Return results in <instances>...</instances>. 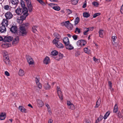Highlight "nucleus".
Returning <instances> with one entry per match:
<instances>
[{
	"instance_id": "nucleus-61",
	"label": "nucleus",
	"mask_w": 123,
	"mask_h": 123,
	"mask_svg": "<svg viewBox=\"0 0 123 123\" xmlns=\"http://www.w3.org/2000/svg\"><path fill=\"white\" fill-rule=\"evenodd\" d=\"M45 105L47 107L48 109H49L50 108V107L49 105L47 103H45Z\"/></svg>"
},
{
	"instance_id": "nucleus-33",
	"label": "nucleus",
	"mask_w": 123,
	"mask_h": 123,
	"mask_svg": "<svg viewBox=\"0 0 123 123\" xmlns=\"http://www.w3.org/2000/svg\"><path fill=\"white\" fill-rule=\"evenodd\" d=\"M45 89L46 90L49 89L50 88V86L48 83L45 84L44 85Z\"/></svg>"
},
{
	"instance_id": "nucleus-25",
	"label": "nucleus",
	"mask_w": 123,
	"mask_h": 123,
	"mask_svg": "<svg viewBox=\"0 0 123 123\" xmlns=\"http://www.w3.org/2000/svg\"><path fill=\"white\" fill-rule=\"evenodd\" d=\"M101 101V100H99V99L97 101L96 105L95 107V108H97L98 107L100 104Z\"/></svg>"
},
{
	"instance_id": "nucleus-24",
	"label": "nucleus",
	"mask_w": 123,
	"mask_h": 123,
	"mask_svg": "<svg viewBox=\"0 0 123 123\" xmlns=\"http://www.w3.org/2000/svg\"><path fill=\"white\" fill-rule=\"evenodd\" d=\"M103 31L104 30H100L99 31V36L101 38H102L103 37Z\"/></svg>"
},
{
	"instance_id": "nucleus-40",
	"label": "nucleus",
	"mask_w": 123,
	"mask_h": 123,
	"mask_svg": "<svg viewBox=\"0 0 123 123\" xmlns=\"http://www.w3.org/2000/svg\"><path fill=\"white\" fill-rule=\"evenodd\" d=\"M59 59L57 60L58 61H59L60 59L62 58L63 56V55L60 53H59Z\"/></svg>"
},
{
	"instance_id": "nucleus-41",
	"label": "nucleus",
	"mask_w": 123,
	"mask_h": 123,
	"mask_svg": "<svg viewBox=\"0 0 123 123\" xmlns=\"http://www.w3.org/2000/svg\"><path fill=\"white\" fill-rule=\"evenodd\" d=\"M8 19H3L1 23H8Z\"/></svg>"
},
{
	"instance_id": "nucleus-5",
	"label": "nucleus",
	"mask_w": 123,
	"mask_h": 123,
	"mask_svg": "<svg viewBox=\"0 0 123 123\" xmlns=\"http://www.w3.org/2000/svg\"><path fill=\"white\" fill-rule=\"evenodd\" d=\"M26 58L29 65L34 64V62L32 57L29 55L26 56Z\"/></svg>"
},
{
	"instance_id": "nucleus-12",
	"label": "nucleus",
	"mask_w": 123,
	"mask_h": 123,
	"mask_svg": "<svg viewBox=\"0 0 123 123\" xmlns=\"http://www.w3.org/2000/svg\"><path fill=\"white\" fill-rule=\"evenodd\" d=\"M2 26L0 27V32L1 33H5L6 31V29L4 25H2L4 24H1Z\"/></svg>"
},
{
	"instance_id": "nucleus-47",
	"label": "nucleus",
	"mask_w": 123,
	"mask_h": 123,
	"mask_svg": "<svg viewBox=\"0 0 123 123\" xmlns=\"http://www.w3.org/2000/svg\"><path fill=\"white\" fill-rule=\"evenodd\" d=\"M24 107L22 106H20L18 107V109L22 112Z\"/></svg>"
},
{
	"instance_id": "nucleus-49",
	"label": "nucleus",
	"mask_w": 123,
	"mask_h": 123,
	"mask_svg": "<svg viewBox=\"0 0 123 123\" xmlns=\"http://www.w3.org/2000/svg\"><path fill=\"white\" fill-rule=\"evenodd\" d=\"M11 2H12V4L15 5H17L18 3L17 2H16L14 0H11Z\"/></svg>"
},
{
	"instance_id": "nucleus-10",
	"label": "nucleus",
	"mask_w": 123,
	"mask_h": 123,
	"mask_svg": "<svg viewBox=\"0 0 123 123\" xmlns=\"http://www.w3.org/2000/svg\"><path fill=\"white\" fill-rule=\"evenodd\" d=\"M60 87L59 86H57V93L60 98L62 100L63 99L62 94V93L60 90Z\"/></svg>"
},
{
	"instance_id": "nucleus-43",
	"label": "nucleus",
	"mask_w": 123,
	"mask_h": 123,
	"mask_svg": "<svg viewBox=\"0 0 123 123\" xmlns=\"http://www.w3.org/2000/svg\"><path fill=\"white\" fill-rule=\"evenodd\" d=\"M70 106V107L69 108V109H70L72 110H74L75 109V106L73 104Z\"/></svg>"
},
{
	"instance_id": "nucleus-17",
	"label": "nucleus",
	"mask_w": 123,
	"mask_h": 123,
	"mask_svg": "<svg viewBox=\"0 0 123 123\" xmlns=\"http://www.w3.org/2000/svg\"><path fill=\"white\" fill-rule=\"evenodd\" d=\"M6 117V114L5 113H1L0 115V119L2 120H4Z\"/></svg>"
},
{
	"instance_id": "nucleus-59",
	"label": "nucleus",
	"mask_w": 123,
	"mask_h": 123,
	"mask_svg": "<svg viewBox=\"0 0 123 123\" xmlns=\"http://www.w3.org/2000/svg\"><path fill=\"white\" fill-rule=\"evenodd\" d=\"M93 27H92L89 28H87V30H88L89 31H91L93 30Z\"/></svg>"
},
{
	"instance_id": "nucleus-34",
	"label": "nucleus",
	"mask_w": 123,
	"mask_h": 123,
	"mask_svg": "<svg viewBox=\"0 0 123 123\" xmlns=\"http://www.w3.org/2000/svg\"><path fill=\"white\" fill-rule=\"evenodd\" d=\"M52 8L54 10L57 11H59L60 9V7L58 6H54Z\"/></svg>"
},
{
	"instance_id": "nucleus-52",
	"label": "nucleus",
	"mask_w": 123,
	"mask_h": 123,
	"mask_svg": "<svg viewBox=\"0 0 123 123\" xmlns=\"http://www.w3.org/2000/svg\"><path fill=\"white\" fill-rule=\"evenodd\" d=\"M67 12H68V14H70L72 12V11L69 9H67Z\"/></svg>"
},
{
	"instance_id": "nucleus-26",
	"label": "nucleus",
	"mask_w": 123,
	"mask_h": 123,
	"mask_svg": "<svg viewBox=\"0 0 123 123\" xmlns=\"http://www.w3.org/2000/svg\"><path fill=\"white\" fill-rule=\"evenodd\" d=\"M118 106L117 104H116L115 105L113 110V112L114 113H116L118 111Z\"/></svg>"
},
{
	"instance_id": "nucleus-28",
	"label": "nucleus",
	"mask_w": 123,
	"mask_h": 123,
	"mask_svg": "<svg viewBox=\"0 0 123 123\" xmlns=\"http://www.w3.org/2000/svg\"><path fill=\"white\" fill-rule=\"evenodd\" d=\"M38 27L37 26H33L32 28V31L34 33L36 32L37 31L36 29Z\"/></svg>"
},
{
	"instance_id": "nucleus-39",
	"label": "nucleus",
	"mask_w": 123,
	"mask_h": 123,
	"mask_svg": "<svg viewBox=\"0 0 123 123\" xmlns=\"http://www.w3.org/2000/svg\"><path fill=\"white\" fill-rule=\"evenodd\" d=\"M80 21V19L78 17H77L74 21V23H78Z\"/></svg>"
},
{
	"instance_id": "nucleus-48",
	"label": "nucleus",
	"mask_w": 123,
	"mask_h": 123,
	"mask_svg": "<svg viewBox=\"0 0 123 123\" xmlns=\"http://www.w3.org/2000/svg\"><path fill=\"white\" fill-rule=\"evenodd\" d=\"M75 54L76 56L78 57L80 55V52L79 51H77L75 53Z\"/></svg>"
},
{
	"instance_id": "nucleus-57",
	"label": "nucleus",
	"mask_w": 123,
	"mask_h": 123,
	"mask_svg": "<svg viewBox=\"0 0 123 123\" xmlns=\"http://www.w3.org/2000/svg\"><path fill=\"white\" fill-rule=\"evenodd\" d=\"M89 31V30H87L86 31H84L83 32L84 34L85 35H86L87 34V32Z\"/></svg>"
},
{
	"instance_id": "nucleus-13",
	"label": "nucleus",
	"mask_w": 123,
	"mask_h": 123,
	"mask_svg": "<svg viewBox=\"0 0 123 123\" xmlns=\"http://www.w3.org/2000/svg\"><path fill=\"white\" fill-rule=\"evenodd\" d=\"M37 86L39 89H41L42 88V86L41 84L39 83V80L37 78H36L35 80Z\"/></svg>"
},
{
	"instance_id": "nucleus-63",
	"label": "nucleus",
	"mask_w": 123,
	"mask_h": 123,
	"mask_svg": "<svg viewBox=\"0 0 123 123\" xmlns=\"http://www.w3.org/2000/svg\"><path fill=\"white\" fill-rule=\"evenodd\" d=\"M28 11H26L25 12H24V13L23 14V15H24V16H25V15H26L27 14H28Z\"/></svg>"
},
{
	"instance_id": "nucleus-16",
	"label": "nucleus",
	"mask_w": 123,
	"mask_h": 123,
	"mask_svg": "<svg viewBox=\"0 0 123 123\" xmlns=\"http://www.w3.org/2000/svg\"><path fill=\"white\" fill-rule=\"evenodd\" d=\"M43 62L44 63L47 64L50 62V59L49 57L46 56L44 59Z\"/></svg>"
},
{
	"instance_id": "nucleus-42",
	"label": "nucleus",
	"mask_w": 123,
	"mask_h": 123,
	"mask_svg": "<svg viewBox=\"0 0 123 123\" xmlns=\"http://www.w3.org/2000/svg\"><path fill=\"white\" fill-rule=\"evenodd\" d=\"M9 7V6L8 5H5L4 6V8L6 10H9V9H10Z\"/></svg>"
},
{
	"instance_id": "nucleus-32",
	"label": "nucleus",
	"mask_w": 123,
	"mask_h": 123,
	"mask_svg": "<svg viewBox=\"0 0 123 123\" xmlns=\"http://www.w3.org/2000/svg\"><path fill=\"white\" fill-rule=\"evenodd\" d=\"M51 54L52 55H57L58 53V52L56 50H55L54 51H53L51 52Z\"/></svg>"
},
{
	"instance_id": "nucleus-2",
	"label": "nucleus",
	"mask_w": 123,
	"mask_h": 123,
	"mask_svg": "<svg viewBox=\"0 0 123 123\" xmlns=\"http://www.w3.org/2000/svg\"><path fill=\"white\" fill-rule=\"evenodd\" d=\"M3 61L7 65L11 64L7 52H4V55Z\"/></svg>"
},
{
	"instance_id": "nucleus-9",
	"label": "nucleus",
	"mask_w": 123,
	"mask_h": 123,
	"mask_svg": "<svg viewBox=\"0 0 123 123\" xmlns=\"http://www.w3.org/2000/svg\"><path fill=\"white\" fill-rule=\"evenodd\" d=\"M5 16L6 18L10 19L12 18L13 16V15L11 12L8 11L5 13Z\"/></svg>"
},
{
	"instance_id": "nucleus-3",
	"label": "nucleus",
	"mask_w": 123,
	"mask_h": 123,
	"mask_svg": "<svg viewBox=\"0 0 123 123\" xmlns=\"http://www.w3.org/2000/svg\"><path fill=\"white\" fill-rule=\"evenodd\" d=\"M53 44H55L56 47L60 49L63 48L64 46L59 41L56 39H54L53 41Z\"/></svg>"
},
{
	"instance_id": "nucleus-51",
	"label": "nucleus",
	"mask_w": 123,
	"mask_h": 123,
	"mask_svg": "<svg viewBox=\"0 0 123 123\" xmlns=\"http://www.w3.org/2000/svg\"><path fill=\"white\" fill-rule=\"evenodd\" d=\"M67 105L68 106H71L73 104L71 102L69 101H67Z\"/></svg>"
},
{
	"instance_id": "nucleus-8",
	"label": "nucleus",
	"mask_w": 123,
	"mask_h": 123,
	"mask_svg": "<svg viewBox=\"0 0 123 123\" xmlns=\"http://www.w3.org/2000/svg\"><path fill=\"white\" fill-rule=\"evenodd\" d=\"M16 37L13 39L12 43L13 45H14L17 44L19 42V36L17 35H15Z\"/></svg>"
},
{
	"instance_id": "nucleus-53",
	"label": "nucleus",
	"mask_w": 123,
	"mask_h": 123,
	"mask_svg": "<svg viewBox=\"0 0 123 123\" xmlns=\"http://www.w3.org/2000/svg\"><path fill=\"white\" fill-rule=\"evenodd\" d=\"M117 116L118 117L120 118H121L122 117V116L121 114V113L119 111L118 113Z\"/></svg>"
},
{
	"instance_id": "nucleus-30",
	"label": "nucleus",
	"mask_w": 123,
	"mask_h": 123,
	"mask_svg": "<svg viewBox=\"0 0 123 123\" xmlns=\"http://www.w3.org/2000/svg\"><path fill=\"white\" fill-rule=\"evenodd\" d=\"M84 50L85 52L87 54H89L90 53V50L89 49H88L87 48H84Z\"/></svg>"
},
{
	"instance_id": "nucleus-22",
	"label": "nucleus",
	"mask_w": 123,
	"mask_h": 123,
	"mask_svg": "<svg viewBox=\"0 0 123 123\" xmlns=\"http://www.w3.org/2000/svg\"><path fill=\"white\" fill-rule=\"evenodd\" d=\"M54 35L56 37V39L58 40L60 38V36L59 35L56 33H54Z\"/></svg>"
},
{
	"instance_id": "nucleus-27",
	"label": "nucleus",
	"mask_w": 123,
	"mask_h": 123,
	"mask_svg": "<svg viewBox=\"0 0 123 123\" xmlns=\"http://www.w3.org/2000/svg\"><path fill=\"white\" fill-rule=\"evenodd\" d=\"M110 111H108L105 114L104 117V119H106L110 114Z\"/></svg>"
},
{
	"instance_id": "nucleus-64",
	"label": "nucleus",
	"mask_w": 123,
	"mask_h": 123,
	"mask_svg": "<svg viewBox=\"0 0 123 123\" xmlns=\"http://www.w3.org/2000/svg\"><path fill=\"white\" fill-rule=\"evenodd\" d=\"M52 122L53 120L52 119H50L48 121V123H52Z\"/></svg>"
},
{
	"instance_id": "nucleus-46",
	"label": "nucleus",
	"mask_w": 123,
	"mask_h": 123,
	"mask_svg": "<svg viewBox=\"0 0 123 123\" xmlns=\"http://www.w3.org/2000/svg\"><path fill=\"white\" fill-rule=\"evenodd\" d=\"M72 37L74 40H77L78 37V36L75 35H73Z\"/></svg>"
},
{
	"instance_id": "nucleus-37",
	"label": "nucleus",
	"mask_w": 123,
	"mask_h": 123,
	"mask_svg": "<svg viewBox=\"0 0 123 123\" xmlns=\"http://www.w3.org/2000/svg\"><path fill=\"white\" fill-rule=\"evenodd\" d=\"M101 13H95L93 15V18H95L97 17V16L100 15L101 14Z\"/></svg>"
},
{
	"instance_id": "nucleus-20",
	"label": "nucleus",
	"mask_w": 123,
	"mask_h": 123,
	"mask_svg": "<svg viewBox=\"0 0 123 123\" xmlns=\"http://www.w3.org/2000/svg\"><path fill=\"white\" fill-rule=\"evenodd\" d=\"M18 75L21 76H23L25 74V72L23 70L20 69L18 72Z\"/></svg>"
},
{
	"instance_id": "nucleus-62",
	"label": "nucleus",
	"mask_w": 123,
	"mask_h": 123,
	"mask_svg": "<svg viewBox=\"0 0 123 123\" xmlns=\"http://www.w3.org/2000/svg\"><path fill=\"white\" fill-rule=\"evenodd\" d=\"M27 112L26 109L24 107L23 110L22 112L26 113Z\"/></svg>"
},
{
	"instance_id": "nucleus-19",
	"label": "nucleus",
	"mask_w": 123,
	"mask_h": 123,
	"mask_svg": "<svg viewBox=\"0 0 123 123\" xmlns=\"http://www.w3.org/2000/svg\"><path fill=\"white\" fill-rule=\"evenodd\" d=\"M22 10V8H21L19 7H18L15 10L16 13L18 15L20 14V13L21 12Z\"/></svg>"
},
{
	"instance_id": "nucleus-21",
	"label": "nucleus",
	"mask_w": 123,
	"mask_h": 123,
	"mask_svg": "<svg viewBox=\"0 0 123 123\" xmlns=\"http://www.w3.org/2000/svg\"><path fill=\"white\" fill-rule=\"evenodd\" d=\"M28 14H27L25 16L22 15L20 16V19H19V20H21L22 21L21 23H22L23 21L26 19V17L28 16Z\"/></svg>"
},
{
	"instance_id": "nucleus-14",
	"label": "nucleus",
	"mask_w": 123,
	"mask_h": 123,
	"mask_svg": "<svg viewBox=\"0 0 123 123\" xmlns=\"http://www.w3.org/2000/svg\"><path fill=\"white\" fill-rule=\"evenodd\" d=\"M37 105L38 107H41L44 105V103L43 102L40 100L37 99Z\"/></svg>"
},
{
	"instance_id": "nucleus-58",
	"label": "nucleus",
	"mask_w": 123,
	"mask_h": 123,
	"mask_svg": "<svg viewBox=\"0 0 123 123\" xmlns=\"http://www.w3.org/2000/svg\"><path fill=\"white\" fill-rule=\"evenodd\" d=\"M23 9L24 11H28L27 8L26 7L22 8Z\"/></svg>"
},
{
	"instance_id": "nucleus-18",
	"label": "nucleus",
	"mask_w": 123,
	"mask_h": 123,
	"mask_svg": "<svg viewBox=\"0 0 123 123\" xmlns=\"http://www.w3.org/2000/svg\"><path fill=\"white\" fill-rule=\"evenodd\" d=\"M65 45L66 49L69 50L73 49L74 48L73 46L69 44H67Z\"/></svg>"
},
{
	"instance_id": "nucleus-38",
	"label": "nucleus",
	"mask_w": 123,
	"mask_h": 123,
	"mask_svg": "<svg viewBox=\"0 0 123 123\" xmlns=\"http://www.w3.org/2000/svg\"><path fill=\"white\" fill-rule=\"evenodd\" d=\"M92 4L96 7H98L99 5V4L98 2L94 1L92 3Z\"/></svg>"
},
{
	"instance_id": "nucleus-56",
	"label": "nucleus",
	"mask_w": 123,
	"mask_h": 123,
	"mask_svg": "<svg viewBox=\"0 0 123 123\" xmlns=\"http://www.w3.org/2000/svg\"><path fill=\"white\" fill-rule=\"evenodd\" d=\"M5 75L7 76H9L10 75L9 73L7 71H5Z\"/></svg>"
},
{
	"instance_id": "nucleus-50",
	"label": "nucleus",
	"mask_w": 123,
	"mask_h": 123,
	"mask_svg": "<svg viewBox=\"0 0 123 123\" xmlns=\"http://www.w3.org/2000/svg\"><path fill=\"white\" fill-rule=\"evenodd\" d=\"M93 60L96 62H99L98 60L94 56L93 57Z\"/></svg>"
},
{
	"instance_id": "nucleus-54",
	"label": "nucleus",
	"mask_w": 123,
	"mask_h": 123,
	"mask_svg": "<svg viewBox=\"0 0 123 123\" xmlns=\"http://www.w3.org/2000/svg\"><path fill=\"white\" fill-rule=\"evenodd\" d=\"M108 84L110 87V89H111L112 88V83L111 81H109L108 82Z\"/></svg>"
},
{
	"instance_id": "nucleus-15",
	"label": "nucleus",
	"mask_w": 123,
	"mask_h": 123,
	"mask_svg": "<svg viewBox=\"0 0 123 123\" xmlns=\"http://www.w3.org/2000/svg\"><path fill=\"white\" fill-rule=\"evenodd\" d=\"M63 41L65 45H67V44H69L70 43V42L68 38L67 37H64L63 38Z\"/></svg>"
},
{
	"instance_id": "nucleus-55",
	"label": "nucleus",
	"mask_w": 123,
	"mask_h": 123,
	"mask_svg": "<svg viewBox=\"0 0 123 123\" xmlns=\"http://www.w3.org/2000/svg\"><path fill=\"white\" fill-rule=\"evenodd\" d=\"M28 8V9L29 12H31L32 11L33 7H29Z\"/></svg>"
},
{
	"instance_id": "nucleus-23",
	"label": "nucleus",
	"mask_w": 123,
	"mask_h": 123,
	"mask_svg": "<svg viewBox=\"0 0 123 123\" xmlns=\"http://www.w3.org/2000/svg\"><path fill=\"white\" fill-rule=\"evenodd\" d=\"M83 16L84 17L87 18L90 16V14L87 12H85L83 13Z\"/></svg>"
},
{
	"instance_id": "nucleus-45",
	"label": "nucleus",
	"mask_w": 123,
	"mask_h": 123,
	"mask_svg": "<svg viewBox=\"0 0 123 123\" xmlns=\"http://www.w3.org/2000/svg\"><path fill=\"white\" fill-rule=\"evenodd\" d=\"M86 6V1L85 0L84 2V4L82 6L83 8H85Z\"/></svg>"
},
{
	"instance_id": "nucleus-35",
	"label": "nucleus",
	"mask_w": 123,
	"mask_h": 123,
	"mask_svg": "<svg viewBox=\"0 0 123 123\" xmlns=\"http://www.w3.org/2000/svg\"><path fill=\"white\" fill-rule=\"evenodd\" d=\"M117 37L116 36H112V40L113 41V42L114 43H112V44L113 45H114V43H115V40L117 38Z\"/></svg>"
},
{
	"instance_id": "nucleus-7",
	"label": "nucleus",
	"mask_w": 123,
	"mask_h": 123,
	"mask_svg": "<svg viewBox=\"0 0 123 123\" xmlns=\"http://www.w3.org/2000/svg\"><path fill=\"white\" fill-rule=\"evenodd\" d=\"M61 26H65L69 30H72L73 28V26L72 24H61Z\"/></svg>"
},
{
	"instance_id": "nucleus-4",
	"label": "nucleus",
	"mask_w": 123,
	"mask_h": 123,
	"mask_svg": "<svg viewBox=\"0 0 123 123\" xmlns=\"http://www.w3.org/2000/svg\"><path fill=\"white\" fill-rule=\"evenodd\" d=\"M86 42L84 40H79L76 43L77 45L78 46L81 47L86 45Z\"/></svg>"
},
{
	"instance_id": "nucleus-29",
	"label": "nucleus",
	"mask_w": 123,
	"mask_h": 123,
	"mask_svg": "<svg viewBox=\"0 0 123 123\" xmlns=\"http://www.w3.org/2000/svg\"><path fill=\"white\" fill-rule=\"evenodd\" d=\"M20 3L21 6L22 8L26 7L25 3L23 0H21Z\"/></svg>"
},
{
	"instance_id": "nucleus-11",
	"label": "nucleus",
	"mask_w": 123,
	"mask_h": 123,
	"mask_svg": "<svg viewBox=\"0 0 123 123\" xmlns=\"http://www.w3.org/2000/svg\"><path fill=\"white\" fill-rule=\"evenodd\" d=\"M13 39L12 37L10 36H5L4 38V41L5 42H9Z\"/></svg>"
},
{
	"instance_id": "nucleus-60",
	"label": "nucleus",
	"mask_w": 123,
	"mask_h": 123,
	"mask_svg": "<svg viewBox=\"0 0 123 123\" xmlns=\"http://www.w3.org/2000/svg\"><path fill=\"white\" fill-rule=\"evenodd\" d=\"M98 118L101 121L103 119V116H102L100 115L99 116V117Z\"/></svg>"
},
{
	"instance_id": "nucleus-36",
	"label": "nucleus",
	"mask_w": 123,
	"mask_h": 123,
	"mask_svg": "<svg viewBox=\"0 0 123 123\" xmlns=\"http://www.w3.org/2000/svg\"><path fill=\"white\" fill-rule=\"evenodd\" d=\"M39 3L43 6L45 5V3L42 0H37Z\"/></svg>"
},
{
	"instance_id": "nucleus-6",
	"label": "nucleus",
	"mask_w": 123,
	"mask_h": 123,
	"mask_svg": "<svg viewBox=\"0 0 123 123\" xmlns=\"http://www.w3.org/2000/svg\"><path fill=\"white\" fill-rule=\"evenodd\" d=\"M10 31L13 33L15 35H17V32L18 30H17V27L15 26L12 25L10 29Z\"/></svg>"
},
{
	"instance_id": "nucleus-44",
	"label": "nucleus",
	"mask_w": 123,
	"mask_h": 123,
	"mask_svg": "<svg viewBox=\"0 0 123 123\" xmlns=\"http://www.w3.org/2000/svg\"><path fill=\"white\" fill-rule=\"evenodd\" d=\"M77 31L79 33H80V29H79L77 27L75 29V32H76V31Z\"/></svg>"
},
{
	"instance_id": "nucleus-31",
	"label": "nucleus",
	"mask_w": 123,
	"mask_h": 123,
	"mask_svg": "<svg viewBox=\"0 0 123 123\" xmlns=\"http://www.w3.org/2000/svg\"><path fill=\"white\" fill-rule=\"evenodd\" d=\"M79 0H71V3L74 5H75L78 3Z\"/></svg>"
},
{
	"instance_id": "nucleus-1",
	"label": "nucleus",
	"mask_w": 123,
	"mask_h": 123,
	"mask_svg": "<svg viewBox=\"0 0 123 123\" xmlns=\"http://www.w3.org/2000/svg\"><path fill=\"white\" fill-rule=\"evenodd\" d=\"M25 25H22L19 27L20 30H18L17 32V35L18 36H24L26 35L27 32L25 27Z\"/></svg>"
}]
</instances>
